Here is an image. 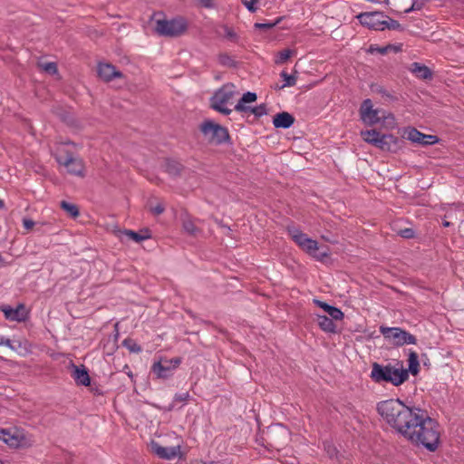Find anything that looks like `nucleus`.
<instances>
[{
    "label": "nucleus",
    "mask_w": 464,
    "mask_h": 464,
    "mask_svg": "<svg viewBox=\"0 0 464 464\" xmlns=\"http://www.w3.org/2000/svg\"><path fill=\"white\" fill-rule=\"evenodd\" d=\"M377 411L382 419L403 438L410 430L420 409L408 407L400 400H386L377 404Z\"/></svg>",
    "instance_id": "obj_1"
},
{
    "label": "nucleus",
    "mask_w": 464,
    "mask_h": 464,
    "mask_svg": "<svg viewBox=\"0 0 464 464\" xmlns=\"http://www.w3.org/2000/svg\"><path fill=\"white\" fill-rule=\"evenodd\" d=\"M440 435L441 429L439 422L420 409L417 420H414L404 439L434 452L440 446Z\"/></svg>",
    "instance_id": "obj_2"
},
{
    "label": "nucleus",
    "mask_w": 464,
    "mask_h": 464,
    "mask_svg": "<svg viewBox=\"0 0 464 464\" xmlns=\"http://www.w3.org/2000/svg\"><path fill=\"white\" fill-rule=\"evenodd\" d=\"M371 378L377 383L390 382L394 386H400L409 378L408 371L401 365L397 368L392 364L382 365L373 362L372 366Z\"/></svg>",
    "instance_id": "obj_3"
},
{
    "label": "nucleus",
    "mask_w": 464,
    "mask_h": 464,
    "mask_svg": "<svg viewBox=\"0 0 464 464\" xmlns=\"http://www.w3.org/2000/svg\"><path fill=\"white\" fill-rule=\"evenodd\" d=\"M360 114L362 121L367 125H374L382 122L389 127L395 125L394 116L382 110L373 109L372 102L370 99L362 102L360 108Z\"/></svg>",
    "instance_id": "obj_4"
},
{
    "label": "nucleus",
    "mask_w": 464,
    "mask_h": 464,
    "mask_svg": "<svg viewBox=\"0 0 464 464\" xmlns=\"http://www.w3.org/2000/svg\"><path fill=\"white\" fill-rule=\"evenodd\" d=\"M204 138L210 144L220 145L229 140L227 130L211 120H205L199 126Z\"/></svg>",
    "instance_id": "obj_5"
},
{
    "label": "nucleus",
    "mask_w": 464,
    "mask_h": 464,
    "mask_svg": "<svg viewBox=\"0 0 464 464\" xmlns=\"http://www.w3.org/2000/svg\"><path fill=\"white\" fill-rule=\"evenodd\" d=\"M235 89L236 87L232 83L225 84L218 89L210 100L211 108L224 115L230 114L232 110L228 109L227 105L233 100L236 94Z\"/></svg>",
    "instance_id": "obj_6"
},
{
    "label": "nucleus",
    "mask_w": 464,
    "mask_h": 464,
    "mask_svg": "<svg viewBox=\"0 0 464 464\" xmlns=\"http://www.w3.org/2000/svg\"><path fill=\"white\" fill-rule=\"evenodd\" d=\"M188 24L182 17L171 20L158 19L156 21L155 32L160 36L178 37L187 30Z\"/></svg>",
    "instance_id": "obj_7"
},
{
    "label": "nucleus",
    "mask_w": 464,
    "mask_h": 464,
    "mask_svg": "<svg viewBox=\"0 0 464 464\" xmlns=\"http://www.w3.org/2000/svg\"><path fill=\"white\" fill-rule=\"evenodd\" d=\"M380 332L386 339L392 341V343L396 346L415 344L417 343L414 335L400 327L381 326Z\"/></svg>",
    "instance_id": "obj_8"
},
{
    "label": "nucleus",
    "mask_w": 464,
    "mask_h": 464,
    "mask_svg": "<svg viewBox=\"0 0 464 464\" xmlns=\"http://www.w3.org/2000/svg\"><path fill=\"white\" fill-rule=\"evenodd\" d=\"M56 161L66 168L68 173L83 176L84 164L80 158H75L68 151H59L55 155Z\"/></svg>",
    "instance_id": "obj_9"
},
{
    "label": "nucleus",
    "mask_w": 464,
    "mask_h": 464,
    "mask_svg": "<svg viewBox=\"0 0 464 464\" xmlns=\"http://www.w3.org/2000/svg\"><path fill=\"white\" fill-rule=\"evenodd\" d=\"M356 18L362 25L371 30L383 31L385 14L382 12L361 13Z\"/></svg>",
    "instance_id": "obj_10"
},
{
    "label": "nucleus",
    "mask_w": 464,
    "mask_h": 464,
    "mask_svg": "<svg viewBox=\"0 0 464 464\" xmlns=\"http://www.w3.org/2000/svg\"><path fill=\"white\" fill-rule=\"evenodd\" d=\"M404 135L409 140L421 145H431L438 142V138L436 136L424 134L415 128L406 129L404 130Z\"/></svg>",
    "instance_id": "obj_11"
},
{
    "label": "nucleus",
    "mask_w": 464,
    "mask_h": 464,
    "mask_svg": "<svg viewBox=\"0 0 464 464\" xmlns=\"http://www.w3.org/2000/svg\"><path fill=\"white\" fill-rule=\"evenodd\" d=\"M302 250L312 256L314 258L319 261H323L325 257H328L330 255L329 248L319 247L317 241L309 237L306 240L305 245L303 246Z\"/></svg>",
    "instance_id": "obj_12"
},
{
    "label": "nucleus",
    "mask_w": 464,
    "mask_h": 464,
    "mask_svg": "<svg viewBox=\"0 0 464 464\" xmlns=\"http://www.w3.org/2000/svg\"><path fill=\"white\" fill-rule=\"evenodd\" d=\"M150 448L154 454L163 459H172L179 456L180 452L179 446L163 447L156 441H151Z\"/></svg>",
    "instance_id": "obj_13"
},
{
    "label": "nucleus",
    "mask_w": 464,
    "mask_h": 464,
    "mask_svg": "<svg viewBox=\"0 0 464 464\" xmlns=\"http://www.w3.org/2000/svg\"><path fill=\"white\" fill-rule=\"evenodd\" d=\"M1 311L4 313L5 317L9 321L23 322L26 319L27 314L24 304H20L16 308L5 305L1 307Z\"/></svg>",
    "instance_id": "obj_14"
},
{
    "label": "nucleus",
    "mask_w": 464,
    "mask_h": 464,
    "mask_svg": "<svg viewBox=\"0 0 464 464\" xmlns=\"http://www.w3.org/2000/svg\"><path fill=\"white\" fill-rule=\"evenodd\" d=\"M98 75L105 82H110L114 78L122 77V73L110 63H100L98 65Z\"/></svg>",
    "instance_id": "obj_15"
},
{
    "label": "nucleus",
    "mask_w": 464,
    "mask_h": 464,
    "mask_svg": "<svg viewBox=\"0 0 464 464\" xmlns=\"http://www.w3.org/2000/svg\"><path fill=\"white\" fill-rule=\"evenodd\" d=\"M151 370L158 378L161 379H166L171 376L173 372L171 362H169V360L154 362Z\"/></svg>",
    "instance_id": "obj_16"
},
{
    "label": "nucleus",
    "mask_w": 464,
    "mask_h": 464,
    "mask_svg": "<svg viewBox=\"0 0 464 464\" xmlns=\"http://www.w3.org/2000/svg\"><path fill=\"white\" fill-rule=\"evenodd\" d=\"M72 376L79 385L89 386L91 383V379L88 373V371L84 366L82 368L72 364Z\"/></svg>",
    "instance_id": "obj_17"
},
{
    "label": "nucleus",
    "mask_w": 464,
    "mask_h": 464,
    "mask_svg": "<svg viewBox=\"0 0 464 464\" xmlns=\"http://www.w3.org/2000/svg\"><path fill=\"white\" fill-rule=\"evenodd\" d=\"M294 122V116L286 111L276 114L273 119V124L276 128L287 129L290 128Z\"/></svg>",
    "instance_id": "obj_18"
},
{
    "label": "nucleus",
    "mask_w": 464,
    "mask_h": 464,
    "mask_svg": "<svg viewBox=\"0 0 464 464\" xmlns=\"http://www.w3.org/2000/svg\"><path fill=\"white\" fill-rule=\"evenodd\" d=\"M410 71L419 79L428 80L432 78L431 70L420 63H412Z\"/></svg>",
    "instance_id": "obj_19"
},
{
    "label": "nucleus",
    "mask_w": 464,
    "mask_h": 464,
    "mask_svg": "<svg viewBox=\"0 0 464 464\" xmlns=\"http://www.w3.org/2000/svg\"><path fill=\"white\" fill-rule=\"evenodd\" d=\"M286 229L294 242L302 249L303 246L305 245L306 240L309 239L307 235L303 233L295 226H288Z\"/></svg>",
    "instance_id": "obj_20"
},
{
    "label": "nucleus",
    "mask_w": 464,
    "mask_h": 464,
    "mask_svg": "<svg viewBox=\"0 0 464 464\" xmlns=\"http://www.w3.org/2000/svg\"><path fill=\"white\" fill-rule=\"evenodd\" d=\"M256 94L255 92H247L243 94L242 98L235 106V110L239 112H248L251 106L246 105V103L253 102L256 100Z\"/></svg>",
    "instance_id": "obj_21"
},
{
    "label": "nucleus",
    "mask_w": 464,
    "mask_h": 464,
    "mask_svg": "<svg viewBox=\"0 0 464 464\" xmlns=\"http://www.w3.org/2000/svg\"><path fill=\"white\" fill-rule=\"evenodd\" d=\"M314 303L324 309L330 317H332L334 320H342L343 318V313L337 307L330 305L323 301L314 299Z\"/></svg>",
    "instance_id": "obj_22"
},
{
    "label": "nucleus",
    "mask_w": 464,
    "mask_h": 464,
    "mask_svg": "<svg viewBox=\"0 0 464 464\" xmlns=\"http://www.w3.org/2000/svg\"><path fill=\"white\" fill-rule=\"evenodd\" d=\"M334 320L332 317L329 318L326 315H316V323L319 325V327L326 333H335L336 332V325L334 323Z\"/></svg>",
    "instance_id": "obj_23"
},
{
    "label": "nucleus",
    "mask_w": 464,
    "mask_h": 464,
    "mask_svg": "<svg viewBox=\"0 0 464 464\" xmlns=\"http://www.w3.org/2000/svg\"><path fill=\"white\" fill-rule=\"evenodd\" d=\"M182 228L185 233L194 237L201 234V229L198 227L190 217H184L182 218Z\"/></svg>",
    "instance_id": "obj_24"
},
{
    "label": "nucleus",
    "mask_w": 464,
    "mask_h": 464,
    "mask_svg": "<svg viewBox=\"0 0 464 464\" xmlns=\"http://www.w3.org/2000/svg\"><path fill=\"white\" fill-rule=\"evenodd\" d=\"M0 440H3L7 445L17 448L21 443V440L17 435H12L7 430H0Z\"/></svg>",
    "instance_id": "obj_25"
},
{
    "label": "nucleus",
    "mask_w": 464,
    "mask_h": 464,
    "mask_svg": "<svg viewBox=\"0 0 464 464\" xmlns=\"http://www.w3.org/2000/svg\"><path fill=\"white\" fill-rule=\"evenodd\" d=\"M408 373L411 372L412 375H417L420 371V362L418 354L415 352H411L408 358Z\"/></svg>",
    "instance_id": "obj_26"
},
{
    "label": "nucleus",
    "mask_w": 464,
    "mask_h": 464,
    "mask_svg": "<svg viewBox=\"0 0 464 464\" xmlns=\"http://www.w3.org/2000/svg\"><path fill=\"white\" fill-rule=\"evenodd\" d=\"M381 133L375 130H362L361 136L362 140L372 145H375L378 139L381 137Z\"/></svg>",
    "instance_id": "obj_27"
},
{
    "label": "nucleus",
    "mask_w": 464,
    "mask_h": 464,
    "mask_svg": "<svg viewBox=\"0 0 464 464\" xmlns=\"http://www.w3.org/2000/svg\"><path fill=\"white\" fill-rule=\"evenodd\" d=\"M181 169L182 166L178 161L168 160L165 163L166 171L172 176L179 175L181 171Z\"/></svg>",
    "instance_id": "obj_28"
},
{
    "label": "nucleus",
    "mask_w": 464,
    "mask_h": 464,
    "mask_svg": "<svg viewBox=\"0 0 464 464\" xmlns=\"http://www.w3.org/2000/svg\"><path fill=\"white\" fill-rule=\"evenodd\" d=\"M60 207L63 209L69 216L72 218H77L80 215L78 207L74 204L69 203L67 201H61Z\"/></svg>",
    "instance_id": "obj_29"
},
{
    "label": "nucleus",
    "mask_w": 464,
    "mask_h": 464,
    "mask_svg": "<svg viewBox=\"0 0 464 464\" xmlns=\"http://www.w3.org/2000/svg\"><path fill=\"white\" fill-rule=\"evenodd\" d=\"M385 29L395 30V31H403L404 30V28L401 26V24L398 21L390 18L388 15H385V19H384L383 31Z\"/></svg>",
    "instance_id": "obj_30"
},
{
    "label": "nucleus",
    "mask_w": 464,
    "mask_h": 464,
    "mask_svg": "<svg viewBox=\"0 0 464 464\" xmlns=\"http://www.w3.org/2000/svg\"><path fill=\"white\" fill-rule=\"evenodd\" d=\"M401 149V140L392 135V140H385L384 151L396 152Z\"/></svg>",
    "instance_id": "obj_31"
},
{
    "label": "nucleus",
    "mask_w": 464,
    "mask_h": 464,
    "mask_svg": "<svg viewBox=\"0 0 464 464\" xmlns=\"http://www.w3.org/2000/svg\"><path fill=\"white\" fill-rule=\"evenodd\" d=\"M123 233L128 237L129 239H131L137 243H140L145 239H148L150 237L149 235L148 231H146V233L144 235L139 234L132 230H125Z\"/></svg>",
    "instance_id": "obj_32"
},
{
    "label": "nucleus",
    "mask_w": 464,
    "mask_h": 464,
    "mask_svg": "<svg viewBox=\"0 0 464 464\" xmlns=\"http://www.w3.org/2000/svg\"><path fill=\"white\" fill-rule=\"evenodd\" d=\"M280 76L284 80V84L280 86L279 89H284L285 87H292L295 85L296 77L295 75H290L285 71H282Z\"/></svg>",
    "instance_id": "obj_33"
},
{
    "label": "nucleus",
    "mask_w": 464,
    "mask_h": 464,
    "mask_svg": "<svg viewBox=\"0 0 464 464\" xmlns=\"http://www.w3.org/2000/svg\"><path fill=\"white\" fill-rule=\"evenodd\" d=\"M294 53L295 52L290 49H284V50L280 51L276 54L275 63L277 64H282V63H285L294 54Z\"/></svg>",
    "instance_id": "obj_34"
},
{
    "label": "nucleus",
    "mask_w": 464,
    "mask_h": 464,
    "mask_svg": "<svg viewBox=\"0 0 464 464\" xmlns=\"http://www.w3.org/2000/svg\"><path fill=\"white\" fill-rule=\"evenodd\" d=\"M123 346H125L131 353H140L141 347L130 338H127L122 342Z\"/></svg>",
    "instance_id": "obj_35"
},
{
    "label": "nucleus",
    "mask_w": 464,
    "mask_h": 464,
    "mask_svg": "<svg viewBox=\"0 0 464 464\" xmlns=\"http://www.w3.org/2000/svg\"><path fill=\"white\" fill-rule=\"evenodd\" d=\"M39 66L44 72L51 75H54L58 72L56 63L53 62L39 63Z\"/></svg>",
    "instance_id": "obj_36"
},
{
    "label": "nucleus",
    "mask_w": 464,
    "mask_h": 464,
    "mask_svg": "<svg viewBox=\"0 0 464 464\" xmlns=\"http://www.w3.org/2000/svg\"><path fill=\"white\" fill-rule=\"evenodd\" d=\"M281 21V18H277L275 22H268V23H256L255 28L256 29H263V30H269L276 26L279 22Z\"/></svg>",
    "instance_id": "obj_37"
},
{
    "label": "nucleus",
    "mask_w": 464,
    "mask_h": 464,
    "mask_svg": "<svg viewBox=\"0 0 464 464\" xmlns=\"http://www.w3.org/2000/svg\"><path fill=\"white\" fill-rule=\"evenodd\" d=\"M248 112L253 113L256 117H261L266 114V106L265 104H260L256 107H251Z\"/></svg>",
    "instance_id": "obj_38"
},
{
    "label": "nucleus",
    "mask_w": 464,
    "mask_h": 464,
    "mask_svg": "<svg viewBox=\"0 0 464 464\" xmlns=\"http://www.w3.org/2000/svg\"><path fill=\"white\" fill-rule=\"evenodd\" d=\"M392 134H382L374 146L384 151L385 140H392Z\"/></svg>",
    "instance_id": "obj_39"
},
{
    "label": "nucleus",
    "mask_w": 464,
    "mask_h": 464,
    "mask_svg": "<svg viewBox=\"0 0 464 464\" xmlns=\"http://www.w3.org/2000/svg\"><path fill=\"white\" fill-rule=\"evenodd\" d=\"M324 450L326 451L327 455L330 458H334V457L336 456L337 450H336V448L331 442L324 441Z\"/></svg>",
    "instance_id": "obj_40"
},
{
    "label": "nucleus",
    "mask_w": 464,
    "mask_h": 464,
    "mask_svg": "<svg viewBox=\"0 0 464 464\" xmlns=\"http://www.w3.org/2000/svg\"><path fill=\"white\" fill-rule=\"evenodd\" d=\"M219 63L225 66H234L233 59L227 54H220L218 57Z\"/></svg>",
    "instance_id": "obj_41"
},
{
    "label": "nucleus",
    "mask_w": 464,
    "mask_h": 464,
    "mask_svg": "<svg viewBox=\"0 0 464 464\" xmlns=\"http://www.w3.org/2000/svg\"><path fill=\"white\" fill-rule=\"evenodd\" d=\"M398 235L401 236L403 238L410 239V238H413L414 237L415 232H414V230L412 228L407 227V228L399 230L398 231Z\"/></svg>",
    "instance_id": "obj_42"
},
{
    "label": "nucleus",
    "mask_w": 464,
    "mask_h": 464,
    "mask_svg": "<svg viewBox=\"0 0 464 464\" xmlns=\"http://www.w3.org/2000/svg\"><path fill=\"white\" fill-rule=\"evenodd\" d=\"M223 30H224L225 36L227 39H229L231 41H236L237 39V35L232 28L225 25L223 27Z\"/></svg>",
    "instance_id": "obj_43"
},
{
    "label": "nucleus",
    "mask_w": 464,
    "mask_h": 464,
    "mask_svg": "<svg viewBox=\"0 0 464 464\" xmlns=\"http://www.w3.org/2000/svg\"><path fill=\"white\" fill-rule=\"evenodd\" d=\"M423 5H424L423 2H420L418 0L413 1L410 7L404 9V13L408 14L412 11L420 10L423 7Z\"/></svg>",
    "instance_id": "obj_44"
},
{
    "label": "nucleus",
    "mask_w": 464,
    "mask_h": 464,
    "mask_svg": "<svg viewBox=\"0 0 464 464\" xmlns=\"http://www.w3.org/2000/svg\"><path fill=\"white\" fill-rule=\"evenodd\" d=\"M165 210V205L163 202H158L154 207H150V211L154 215H160Z\"/></svg>",
    "instance_id": "obj_45"
},
{
    "label": "nucleus",
    "mask_w": 464,
    "mask_h": 464,
    "mask_svg": "<svg viewBox=\"0 0 464 464\" xmlns=\"http://www.w3.org/2000/svg\"><path fill=\"white\" fill-rule=\"evenodd\" d=\"M391 46H385V47H379V46H376V45H371L370 48H369V52L371 53H379L381 54H385L387 53L388 52V49L390 48Z\"/></svg>",
    "instance_id": "obj_46"
},
{
    "label": "nucleus",
    "mask_w": 464,
    "mask_h": 464,
    "mask_svg": "<svg viewBox=\"0 0 464 464\" xmlns=\"http://www.w3.org/2000/svg\"><path fill=\"white\" fill-rule=\"evenodd\" d=\"M257 0H242V3L250 11L255 12L256 10V7L255 5L256 4Z\"/></svg>",
    "instance_id": "obj_47"
},
{
    "label": "nucleus",
    "mask_w": 464,
    "mask_h": 464,
    "mask_svg": "<svg viewBox=\"0 0 464 464\" xmlns=\"http://www.w3.org/2000/svg\"><path fill=\"white\" fill-rule=\"evenodd\" d=\"M189 397L190 396H189V393L188 392H183V393H177L174 396V401H179V402L187 401L189 399Z\"/></svg>",
    "instance_id": "obj_48"
},
{
    "label": "nucleus",
    "mask_w": 464,
    "mask_h": 464,
    "mask_svg": "<svg viewBox=\"0 0 464 464\" xmlns=\"http://www.w3.org/2000/svg\"><path fill=\"white\" fill-rule=\"evenodd\" d=\"M201 7L204 8H213L214 7V0H196Z\"/></svg>",
    "instance_id": "obj_49"
},
{
    "label": "nucleus",
    "mask_w": 464,
    "mask_h": 464,
    "mask_svg": "<svg viewBox=\"0 0 464 464\" xmlns=\"http://www.w3.org/2000/svg\"><path fill=\"white\" fill-rule=\"evenodd\" d=\"M34 224L35 223L30 218H23V226L26 230H31Z\"/></svg>",
    "instance_id": "obj_50"
},
{
    "label": "nucleus",
    "mask_w": 464,
    "mask_h": 464,
    "mask_svg": "<svg viewBox=\"0 0 464 464\" xmlns=\"http://www.w3.org/2000/svg\"><path fill=\"white\" fill-rule=\"evenodd\" d=\"M5 345L13 348L10 339L0 335V346Z\"/></svg>",
    "instance_id": "obj_51"
},
{
    "label": "nucleus",
    "mask_w": 464,
    "mask_h": 464,
    "mask_svg": "<svg viewBox=\"0 0 464 464\" xmlns=\"http://www.w3.org/2000/svg\"><path fill=\"white\" fill-rule=\"evenodd\" d=\"M169 362H171V365L173 367V371L179 365L181 362V359L179 357L171 359Z\"/></svg>",
    "instance_id": "obj_52"
},
{
    "label": "nucleus",
    "mask_w": 464,
    "mask_h": 464,
    "mask_svg": "<svg viewBox=\"0 0 464 464\" xmlns=\"http://www.w3.org/2000/svg\"><path fill=\"white\" fill-rule=\"evenodd\" d=\"M6 266H8V263L5 262L2 256L0 255V267H5Z\"/></svg>",
    "instance_id": "obj_53"
},
{
    "label": "nucleus",
    "mask_w": 464,
    "mask_h": 464,
    "mask_svg": "<svg viewBox=\"0 0 464 464\" xmlns=\"http://www.w3.org/2000/svg\"><path fill=\"white\" fill-rule=\"evenodd\" d=\"M442 225H443V227H450V222H449V221H447V220H444V221L442 222Z\"/></svg>",
    "instance_id": "obj_54"
},
{
    "label": "nucleus",
    "mask_w": 464,
    "mask_h": 464,
    "mask_svg": "<svg viewBox=\"0 0 464 464\" xmlns=\"http://www.w3.org/2000/svg\"><path fill=\"white\" fill-rule=\"evenodd\" d=\"M3 208H5V202L2 199H0V209Z\"/></svg>",
    "instance_id": "obj_55"
},
{
    "label": "nucleus",
    "mask_w": 464,
    "mask_h": 464,
    "mask_svg": "<svg viewBox=\"0 0 464 464\" xmlns=\"http://www.w3.org/2000/svg\"><path fill=\"white\" fill-rule=\"evenodd\" d=\"M193 464H208V463L203 462V461H195ZM208 464H212V462H210Z\"/></svg>",
    "instance_id": "obj_56"
},
{
    "label": "nucleus",
    "mask_w": 464,
    "mask_h": 464,
    "mask_svg": "<svg viewBox=\"0 0 464 464\" xmlns=\"http://www.w3.org/2000/svg\"><path fill=\"white\" fill-rule=\"evenodd\" d=\"M384 3L388 5L389 4V0H384Z\"/></svg>",
    "instance_id": "obj_57"
}]
</instances>
